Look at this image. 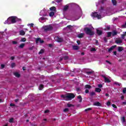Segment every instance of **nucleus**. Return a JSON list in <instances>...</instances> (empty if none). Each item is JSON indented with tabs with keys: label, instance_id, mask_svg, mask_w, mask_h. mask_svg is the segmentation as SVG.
I'll use <instances>...</instances> for the list:
<instances>
[{
	"label": "nucleus",
	"instance_id": "obj_20",
	"mask_svg": "<svg viewBox=\"0 0 126 126\" xmlns=\"http://www.w3.org/2000/svg\"><path fill=\"white\" fill-rule=\"evenodd\" d=\"M111 36H112V32H107V35L106 36V37H107V38H110V37H111Z\"/></svg>",
	"mask_w": 126,
	"mask_h": 126
},
{
	"label": "nucleus",
	"instance_id": "obj_3",
	"mask_svg": "<svg viewBox=\"0 0 126 126\" xmlns=\"http://www.w3.org/2000/svg\"><path fill=\"white\" fill-rule=\"evenodd\" d=\"M41 30L43 32H47L48 31L53 30V27L51 25L44 26L42 27Z\"/></svg>",
	"mask_w": 126,
	"mask_h": 126
},
{
	"label": "nucleus",
	"instance_id": "obj_58",
	"mask_svg": "<svg viewBox=\"0 0 126 126\" xmlns=\"http://www.w3.org/2000/svg\"><path fill=\"white\" fill-rule=\"evenodd\" d=\"M39 42H40V44H43V43H44V41L43 40H41V39Z\"/></svg>",
	"mask_w": 126,
	"mask_h": 126
},
{
	"label": "nucleus",
	"instance_id": "obj_27",
	"mask_svg": "<svg viewBox=\"0 0 126 126\" xmlns=\"http://www.w3.org/2000/svg\"><path fill=\"white\" fill-rule=\"evenodd\" d=\"M112 2L113 5H117V0H112Z\"/></svg>",
	"mask_w": 126,
	"mask_h": 126
},
{
	"label": "nucleus",
	"instance_id": "obj_45",
	"mask_svg": "<svg viewBox=\"0 0 126 126\" xmlns=\"http://www.w3.org/2000/svg\"><path fill=\"white\" fill-rule=\"evenodd\" d=\"M12 44H13V45H16L17 44H18V42L17 41H13Z\"/></svg>",
	"mask_w": 126,
	"mask_h": 126
},
{
	"label": "nucleus",
	"instance_id": "obj_38",
	"mask_svg": "<svg viewBox=\"0 0 126 126\" xmlns=\"http://www.w3.org/2000/svg\"><path fill=\"white\" fill-rule=\"evenodd\" d=\"M63 59L64 60V61H66L68 60V56H65V57H63Z\"/></svg>",
	"mask_w": 126,
	"mask_h": 126
},
{
	"label": "nucleus",
	"instance_id": "obj_26",
	"mask_svg": "<svg viewBox=\"0 0 126 126\" xmlns=\"http://www.w3.org/2000/svg\"><path fill=\"white\" fill-rule=\"evenodd\" d=\"M110 29L111 27H110V26H107L106 27V28L104 29V31H109V30H110Z\"/></svg>",
	"mask_w": 126,
	"mask_h": 126
},
{
	"label": "nucleus",
	"instance_id": "obj_11",
	"mask_svg": "<svg viewBox=\"0 0 126 126\" xmlns=\"http://www.w3.org/2000/svg\"><path fill=\"white\" fill-rule=\"evenodd\" d=\"M118 52L121 53V52H122V51H124V47H123L122 46H119L118 47Z\"/></svg>",
	"mask_w": 126,
	"mask_h": 126
},
{
	"label": "nucleus",
	"instance_id": "obj_18",
	"mask_svg": "<svg viewBox=\"0 0 126 126\" xmlns=\"http://www.w3.org/2000/svg\"><path fill=\"white\" fill-rule=\"evenodd\" d=\"M112 36H116V35L118 34V32H117V31H113L112 32Z\"/></svg>",
	"mask_w": 126,
	"mask_h": 126
},
{
	"label": "nucleus",
	"instance_id": "obj_50",
	"mask_svg": "<svg viewBox=\"0 0 126 126\" xmlns=\"http://www.w3.org/2000/svg\"><path fill=\"white\" fill-rule=\"evenodd\" d=\"M72 26L71 25H68L67 26V28H68L69 29H70Z\"/></svg>",
	"mask_w": 126,
	"mask_h": 126
},
{
	"label": "nucleus",
	"instance_id": "obj_59",
	"mask_svg": "<svg viewBox=\"0 0 126 126\" xmlns=\"http://www.w3.org/2000/svg\"><path fill=\"white\" fill-rule=\"evenodd\" d=\"M49 111L48 110H45V111H44V113H45V114H47V113H49Z\"/></svg>",
	"mask_w": 126,
	"mask_h": 126
},
{
	"label": "nucleus",
	"instance_id": "obj_56",
	"mask_svg": "<svg viewBox=\"0 0 126 126\" xmlns=\"http://www.w3.org/2000/svg\"><path fill=\"white\" fill-rule=\"evenodd\" d=\"M4 66H5L4 64H1V68H4Z\"/></svg>",
	"mask_w": 126,
	"mask_h": 126
},
{
	"label": "nucleus",
	"instance_id": "obj_52",
	"mask_svg": "<svg viewBox=\"0 0 126 126\" xmlns=\"http://www.w3.org/2000/svg\"><path fill=\"white\" fill-rule=\"evenodd\" d=\"M106 63H109V64H112V63L110 62V61L106 60Z\"/></svg>",
	"mask_w": 126,
	"mask_h": 126
},
{
	"label": "nucleus",
	"instance_id": "obj_17",
	"mask_svg": "<svg viewBox=\"0 0 126 126\" xmlns=\"http://www.w3.org/2000/svg\"><path fill=\"white\" fill-rule=\"evenodd\" d=\"M20 35H21V36H24V35H25V32H24V31H20Z\"/></svg>",
	"mask_w": 126,
	"mask_h": 126
},
{
	"label": "nucleus",
	"instance_id": "obj_25",
	"mask_svg": "<svg viewBox=\"0 0 126 126\" xmlns=\"http://www.w3.org/2000/svg\"><path fill=\"white\" fill-rule=\"evenodd\" d=\"M25 46V44L22 43L20 45L19 48H20L21 49H23L24 48V46Z\"/></svg>",
	"mask_w": 126,
	"mask_h": 126
},
{
	"label": "nucleus",
	"instance_id": "obj_21",
	"mask_svg": "<svg viewBox=\"0 0 126 126\" xmlns=\"http://www.w3.org/2000/svg\"><path fill=\"white\" fill-rule=\"evenodd\" d=\"M92 87H91V86L90 85H86L85 86V88H86V89H91V88H92Z\"/></svg>",
	"mask_w": 126,
	"mask_h": 126
},
{
	"label": "nucleus",
	"instance_id": "obj_31",
	"mask_svg": "<svg viewBox=\"0 0 126 126\" xmlns=\"http://www.w3.org/2000/svg\"><path fill=\"white\" fill-rule=\"evenodd\" d=\"M13 121H14V119L13 118H11L9 120V123H13Z\"/></svg>",
	"mask_w": 126,
	"mask_h": 126
},
{
	"label": "nucleus",
	"instance_id": "obj_41",
	"mask_svg": "<svg viewBox=\"0 0 126 126\" xmlns=\"http://www.w3.org/2000/svg\"><path fill=\"white\" fill-rule=\"evenodd\" d=\"M55 1L58 2V3H60V2H62V1H63V0H55Z\"/></svg>",
	"mask_w": 126,
	"mask_h": 126
},
{
	"label": "nucleus",
	"instance_id": "obj_54",
	"mask_svg": "<svg viewBox=\"0 0 126 126\" xmlns=\"http://www.w3.org/2000/svg\"><path fill=\"white\" fill-rule=\"evenodd\" d=\"M110 105H111V102L108 101L107 103V106H110Z\"/></svg>",
	"mask_w": 126,
	"mask_h": 126
},
{
	"label": "nucleus",
	"instance_id": "obj_43",
	"mask_svg": "<svg viewBox=\"0 0 126 126\" xmlns=\"http://www.w3.org/2000/svg\"><path fill=\"white\" fill-rule=\"evenodd\" d=\"M86 73L88 74V75H89L90 74H92V71H87L86 72Z\"/></svg>",
	"mask_w": 126,
	"mask_h": 126
},
{
	"label": "nucleus",
	"instance_id": "obj_36",
	"mask_svg": "<svg viewBox=\"0 0 126 126\" xmlns=\"http://www.w3.org/2000/svg\"><path fill=\"white\" fill-rule=\"evenodd\" d=\"M91 52H96V48H92L91 49Z\"/></svg>",
	"mask_w": 126,
	"mask_h": 126
},
{
	"label": "nucleus",
	"instance_id": "obj_47",
	"mask_svg": "<svg viewBox=\"0 0 126 126\" xmlns=\"http://www.w3.org/2000/svg\"><path fill=\"white\" fill-rule=\"evenodd\" d=\"M122 26L123 28H126V22H125V24L123 25Z\"/></svg>",
	"mask_w": 126,
	"mask_h": 126
},
{
	"label": "nucleus",
	"instance_id": "obj_48",
	"mask_svg": "<svg viewBox=\"0 0 126 126\" xmlns=\"http://www.w3.org/2000/svg\"><path fill=\"white\" fill-rule=\"evenodd\" d=\"M112 106L113 107H114V108H117V105H115V104H113L112 105Z\"/></svg>",
	"mask_w": 126,
	"mask_h": 126
},
{
	"label": "nucleus",
	"instance_id": "obj_44",
	"mask_svg": "<svg viewBox=\"0 0 126 126\" xmlns=\"http://www.w3.org/2000/svg\"><path fill=\"white\" fill-rule=\"evenodd\" d=\"M63 112L64 113H66V112H68V108H65L64 110H63Z\"/></svg>",
	"mask_w": 126,
	"mask_h": 126
},
{
	"label": "nucleus",
	"instance_id": "obj_6",
	"mask_svg": "<svg viewBox=\"0 0 126 126\" xmlns=\"http://www.w3.org/2000/svg\"><path fill=\"white\" fill-rule=\"evenodd\" d=\"M101 76L104 79V82L105 83H110L111 82V81L109 79V78L106 77V76L102 75Z\"/></svg>",
	"mask_w": 126,
	"mask_h": 126
},
{
	"label": "nucleus",
	"instance_id": "obj_1",
	"mask_svg": "<svg viewBox=\"0 0 126 126\" xmlns=\"http://www.w3.org/2000/svg\"><path fill=\"white\" fill-rule=\"evenodd\" d=\"M75 95L72 93H67L65 94L61 95V98L65 100V101H70L72 99L74 98Z\"/></svg>",
	"mask_w": 126,
	"mask_h": 126
},
{
	"label": "nucleus",
	"instance_id": "obj_23",
	"mask_svg": "<svg viewBox=\"0 0 126 126\" xmlns=\"http://www.w3.org/2000/svg\"><path fill=\"white\" fill-rule=\"evenodd\" d=\"M54 15H55V12H54L53 11H51L50 12L49 16H50L51 17H53Z\"/></svg>",
	"mask_w": 126,
	"mask_h": 126
},
{
	"label": "nucleus",
	"instance_id": "obj_2",
	"mask_svg": "<svg viewBox=\"0 0 126 126\" xmlns=\"http://www.w3.org/2000/svg\"><path fill=\"white\" fill-rule=\"evenodd\" d=\"M16 16H11L9 17L4 22V24H13L16 23Z\"/></svg>",
	"mask_w": 126,
	"mask_h": 126
},
{
	"label": "nucleus",
	"instance_id": "obj_51",
	"mask_svg": "<svg viewBox=\"0 0 126 126\" xmlns=\"http://www.w3.org/2000/svg\"><path fill=\"white\" fill-rule=\"evenodd\" d=\"M10 107H14L15 106V104H13V103H11L10 104Z\"/></svg>",
	"mask_w": 126,
	"mask_h": 126
},
{
	"label": "nucleus",
	"instance_id": "obj_15",
	"mask_svg": "<svg viewBox=\"0 0 126 126\" xmlns=\"http://www.w3.org/2000/svg\"><path fill=\"white\" fill-rule=\"evenodd\" d=\"M73 50H74L75 51H77L78 50H79V47L78 46H73Z\"/></svg>",
	"mask_w": 126,
	"mask_h": 126
},
{
	"label": "nucleus",
	"instance_id": "obj_60",
	"mask_svg": "<svg viewBox=\"0 0 126 126\" xmlns=\"http://www.w3.org/2000/svg\"><path fill=\"white\" fill-rule=\"evenodd\" d=\"M124 99H125V96L122 95L121 96V100H124Z\"/></svg>",
	"mask_w": 126,
	"mask_h": 126
},
{
	"label": "nucleus",
	"instance_id": "obj_24",
	"mask_svg": "<svg viewBox=\"0 0 126 126\" xmlns=\"http://www.w3.org/2000/svg\"><path fill=\"white\" fill-rule=\"evenodd\" d=\"M77 99H79V102H82V97L81 96V95H79V96H78Z\"/></svg>",
	"mask_w": 126,
	"mask_h": 126
},
{
	"label": "nucleus",
	"instance_id": "obj_7",
	"mask_svg": "<svg viewBox=\"0 0 126 126\" xmlns=\"http://www.w3.org/2000/svg\"><path fill=\"white\" fill-rule=\"evenodd\" d=\"M57 41L58 43H62V42L63 41V37H60L59 36L57 37Z\"/></svg>",
	"mask_w": 126,
	"mask_h": 126
},
{
	"label": "nucleus",
	"instance_id": "obj_57",
	"mask_svg": "<svg viewBox=\"0 0 126 126\" xmlns=\"http://www.w3.org/2000/svg\"><path fill=\"white\" fill-rule=\"evenodd\" d=\"M123 105H124V106L126 105V101H123L122 102Z\"/></svg>",
	"mask_w": 126,
	"mask_h": 126
},
{
	"label": "nucleus",
	"instance_id": "obj_30",
	"mask_svg": "<svg viewBox=\"0 0 126 126\" xmlns=\"http://www.w3.org/2000/svg\"><path fill=\"white\" fill-rule=\"evenodd\" d=\"M21 42H26V38L23 37L21 39Z\"/></svg>",
	"mask_w": 126,
	"mask_h": 126
},
{
	"label": "nucleus",
	"instance_id": "obj_37",
	"mask_svg": "<svg viewBox=\"0 0 126 126\" xmlns=\"http://www.w3.org/2000/svg\"><path fill=\"white\" fill-rule=\"evenodd\" d=\"M16 23L17 21H21V19H19L17 18V17L16 16V20H15Z\"/></svg>",
	"mask_w": 126,
	"mask_h": 126
},
{
	"label": "nucleus",
	"instance_id": "obj_35",
	"mask_svg": "<svg viewBox=\"0 0 126 126\" xmlns=\"http://www.w3.org/2000/svg\"><path fill=\"white\" fill-rule=\"evenodd\" d=\"M43 53H44V49H41L38 54L39 55H41V54H43Z\"/></svg>",
	"mask_w": 126,
	"mask_h": 126
},
{
	"label": "nucleus",
	"instance_id": "obj_29",
	"mask_svg": "<svg viewBox=\"0 0 126 126\" xmlns=\"http://www.w3.org/2000/svg\"><path fill=\"white\" fill-rule=\"evenodd\" d=\"M90 96H94V95H96V93H95V92H91L90 93Z\"/></svg>",
	"mask_w": 126,
	"mask_h": 126
},
{
	"label": "nucleus",
	"instance_id": "obj_9",
	"mask_svg": "<svg viewBox=\"0 0 126 126\" xmlns=\"http://www.w3.org/2000/svg\"><path fill=\"white\" fill-rule=\"evenodd\" d=\"M96 33L97 34V35H98V36H100V35H102V34H103V32H102V31L101 30H96Z\"/></svg>",
	"mask_w": 126,
	"mask_h": 126
},
{
	"label": "nucleus",
	"instance_id": "obj_46",
	"mask_svg": "<svg viewBox=\"0 0 126 126\" xmlns=\"http://www.w3.org/2000/svg\"><path fill=\"white\" fill-rule=\"evenodd\" d=\"M123 93L126 94V88H125L123 90Z\"/></svg>",
	"mask_w": 126,
	"mask_h": 126
},
{
	"label": "nucleus",
	"instance_id": "obj_8",
	"mask_svg": "<svg viewBox=\"0 0 126 126\" xmlns=\"http://www.w3.org/2000/svg\"><path fill=\"white\" fill-rule=\"evenodd\" d=\"M117 47V45H113L108 50V53H110V52H112V50L115 49V48Z\"/></svg>",
	"mask_w": 126,
	"mask_h": 126
},
{
	"label": "nucleus",
	"instance_id": "obj_40",
	"mask_svg": "<svg viewBox=\"0 0 126 126\" xmlns=\"http://www.w3.org/2000/svg\"><path fill=\"white\" fill-rule=\"evenodd\" d=\"M97 87H98V88H102V87H103V85H102V84H98L97 85Z\"/></svg>",
	"mask_w": 126,
	"mask_h": 126
},
{
	"label": "nucleus",
	"instance_id": "obj_64",
	"mask_svg": "<svg viewBox=\"0 0 126 126\" xmlns=\"http://www.w3.org/2000/svg\"><path fill=\"white\" fill-rule=\"evenodd\" d=\"M123 121L124 122V123H125V122H126V118L125 117L123 118Z\"/></svg>",
	"mask_w": 126,
	"mask_h": 126
},
{
	"label": "nucleus",
	"instance_id": "obj_61",
	"mask_svg": "<svg viewBox=\"0 0 126 126\" xmlns=\"http://www.w3.org/2000/svg\"><path fill=\"white\" fill-rule=\"evenodd\" d=\"M77 43L78 45H80V43H81L80 41H79V40L77 41Z\"/></svg>",
	"mask_w": 126,
	"mask_h": 126
},
{
	"label": "nucleus",
	"instance_id": "obj_14",
	"mask_svg": "<svg viewBox=\"0 0 126 126\" xmlns=\"http://www.w3.org/2000/svg\"><path fill=\"white\" fill-rule=\"evenodd\" d=\"M115 43H116V44H122L123 41L122 40L117 39L115 41Z\"/></svg>",
	"mask_w": 126,
	"mask_h": 126
},
{
	"label": "nucleus",
	"instance_id": "obj_16",
	"mask_svg": "<svg viewBox=\"0 0 126 126\" xmlns=\"http://www.w3.org/2000/svg\"><path fill=\"white\" fill-rule=\"evenodd\" d=\"M56 9L57 8L55 6H52L50 8V10H51V11H56Z\"/></svg>",
	"mask_w": 126,
	"mask_h": 126
},
{
	"label": "nucleus",
	"instance_id": "obj_39",
	"mask_svg": "<svg viewBox=\"0 0 126 126\" xmlns=\"http://www.w3.org/2000/svg\"><path fill=\"white\" fill-rule=\"evenodd\" d=\"M11 66L12 68L15 66V63H13L11 64Z\"/></svg>",
	"mask_w": 126,
	"mask_h": 126
},
{
	"label": "nucleus",
	"instance_id": "obj_34",
	"mask_svg": "<svg viewBox=\"0 0 126 126\" xmlns=\"http://www.w3.org/2000/svg\"><path fill=\"white\" fill-rule=\"evenodd\" d=\"M67 106L68 107V108H70L71 107H73V105L70 103H67Z\"/></svg>",
	"mask_w": 126,
	"mask_h": 126
},
{
	"label": "nucleus",
	"instance_id": "obj_63",
	"mask_svg": "<svg viewBox=\"0 0 126 126\" xmlns=\"http://www.w3.org/2000/svg\"><path fill=\"white\" fill-rule=\"evenodd\" d=\"M14 59H15L14 57H13V56L11 57V60L12 61H13V60H14Z\"/></svg>",
	"mask_w": 126,
	"mask_h": 126
},
{
	"label": "nucleus",
	"instance_id": "obj_28",
	"mask_svg": "<svg viewBox=\"0 0 126 126\" xmlns=\"http://www.w3.org/2000/svg\"><path fill=\"white\" fill-rule=\"evenodd\" d=\"M40 40H41V38H37L35 39L36 44H38V42H40Z\"/></svg>",
	"mask_w": 126,
	"mask_h": 126
},
{
	"label": "nucleus",
	"instance_id": "obj_62",
	"mask_svg": "<svg viewBox=\"0 0 126 126\" xmlns=\"http://www.w3.org/2000/svg\"><path fill=\"white\" fill-rule=\"evenodd\" d=\"M113 54L115 56H117V51H114Z\"/></svg>",
	"mask_w": 126,
	"mask_h": 126
},
{
	"label": "nucleus",
	"instance_id": "obj_55",
	"mask_svg": "<svg viewBox=\"0 0 126 126\" xmlns=\"http://www.w3.org/2000/svg\"><path fill=\"white\" fill-rule=\"evenodd\" d=\"M85 93L86 94L89 93V90L88 89H86L85 90Z\"/></svg>",
	"mask_w": 126,
	"mask_h": 126
},
{
	"label": "nucleus",
	"instance_id": "obj_22",
	"mask_svg": "<svg viewBox=\"0 0 126 126\" xmlns=\"http://www.w3.org/2000/svg\"><path fill=\"white\" fill-rule=\"evenodd\" d=\"M14 75L16 76V77H20V74H19L18 72L14 73Z\"/></svg>",
	"mask_w": 126,
	"mask_h": 126
},
{
	"label": "nucleus",
	"instance_id": "obj_32",
	"mask_svg": "<svg viewBox=\"0 0 126 126\" xmlns=\"http://www.w3.org/2000/svg\"><path fill=\"white\" fill-rule=\"evenodd\" d=\"M92 110V108H88L85 110V112H88L89 111H91Z\"/></svg>",
	"mask_w": 126,
	"mask_h": 126
},
{
	"label": "nucleus",
	"instance_id": "obj_42",
	"mask_svg": "<svg viewBox=\"0 0 126 126\" xmlns=\"http://www.w3.org/2000/svg\"><path fill=\"white\" fill-rule=\"evenodd\" d=\"M103 40H104V42H105V43H107V42H108V39H107V38L106 37L103 38Z\"/></svg>",
	"mask_w": 126,
	"mask_h": 126
},
{
	"label": "nucleus",
	"instance_id": "obj_33",
	"mask_svg": "<svg viewBox=\"0 0 126 126\" xmlns=\"http://www.w3.org/2000/svg\"><path fill=\"white\" fill-rule=\"evenodd\" d=\"M44 88V85L42 84L40 85L39 86V90H42Z\"/></svg>",
	"mask_w": 126,
	"mask_h": 126
},
{
	"label": "nucleus",
	"instance_id": "obj_12",
	"mask_svg": "<svg viewBox=\"0 0 126 126\" xmlns=\"http://www.w3.org/2000/svg\"><path fill=\"white\" fill-rule=\"evenodd\" d=\"M101 91H102V90H101V89H100L99 88H96L95 89V92H97V93H100V92H101Z\"/></svg>",
	"mask_w": 126,
	"mask_h": 126
},
{
	"label": "nucleus",
	"instance_id": "obj_5",
	"mask_svg": "<svg viewBox=\"0 0 126 126\" xmlns=\"http://www.w3.org/2000/svg\"><path fill=\"white\" fill-rule=\"evenodd\" d=\"M92 17L96 18L98 19H100V18H101V15L98 14L97 12L92 13Z\"/></svg>",
	"mask_w": 126,
	"mask_h": 126
},
{
	"label": "nucleus",
	"instance_id": "obj_10",
	"mask_svg": "<svg viewBox=\"0 0 126 126\" xmlns=\"http://www.w3.org/2000/svg\"><path fill=\"white\" fill-rule=\"evenodd\" d=\"M94 106H97V107H101V103L99 102H95L94 103Z\"/></svg>",
	"mask_w": 126,
	"mask_h": 126
},
{
	"label": "nucleus",
	"instance_id": "obj_53",
	"mask_svg": "<svg viewBox=\"0 0 126 126\" xmlns=\"http://www.w3.org/2000/svg\"><path fill=\"white\" fill-rule=\"evenodd\" d=\"M106 0H101L100 2L101 3L104 4Z\"/></svg>",
	"mask_w": 126,
	"mask_h": 126
},
{
	"label": "nucleus",
	"instance_id": "obj_13",
	"mask_svg": "<svg viewBox=\"0 0 126 126\" xmlns=\"http://www.w3.org/2000/svg\"><path fill=\"white\" fill-rule=\"evenodd\" d=\"M78 38H83V37H84V33H81L79 34L78 35Z\"/></svg>",
	"mask_w": 126,
	"mask_h": 126
},
{
	"label": "nucleus",
	"instance_id": "obj_19",
	"mask_svg": "<svg viewBox=\"0 0 126 126\" xmlns=\"http://www.w3.org/2000/svg\"><path fill=\"white\" fill-rule=\"evenodd\" d=\"M68 9V5H66L64 6V8L63 9V11H66Z\"/></svg>",
	"mask_w": 126,
	"mask_h": 126
},
{
	"label": "nucleus",
	"instance_id": "obj_4",
	"mask_svg": "<svg viewBox=\"0 0 126 126\" xmlns=\"http://www.w3.org/2000/svg\"><path fill=\"white\" fill-rule=\"evenodd\" d=\"M84 31H85L87 35H90V36H93V35L95 34L94 32L92 31V30H91L89 28H85Z\"/></svg>",
	"mask_w": 126,
	"mask_h": 126
},
{
	"label": "nucleus",
	"instance_id": "obj_49",
	"mask_svg": "<svg viewBox=\"0 0 126 126\" xmlns=\"http://www.w3.org/2000/svg\"><path fill=\"white\" fill-rule=\"evenodd\" d=\"M125 34H123L121 35V37L122 38V39H125Z\"/></svg>",
	"mask_w": 126,
	"mask_h": 126
}]
</instances>
